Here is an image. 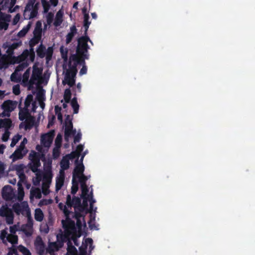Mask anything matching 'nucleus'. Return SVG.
<instances>
[{
	"label": "nucleus",
	"mask_w": 255,
	"mask_h": 255,
	"mask_svg": "<svg viewBox=\"0 0 255 255\" xmlns=\"http://www.w3.org/2000/svg\"><path fill=\"white\" fill-rule=\"evenodd\" d=\"M8 234H7V231L5 230H3L1 231L0 235V238L1 240H2V242L3 243H5L4 240L7 236Z\"/></svg>",
	"instance_id": "52"
},
{
	"label": "nucleus",
	"mask_w": 255,
	"mask_h": 255,
	"mask_svg": "<svg viewBox=\"0 0 255 255\" xmlns=\"http://www.w3.org/2000/svg\"><path fill=\"white\" fill-rule=\"evenodd\" d=\"M42 26L40 21H38L36 22V26L33 32V37L41 39L42 37Z\"/></svg>",
	"instance_id": "19"
},
{
	"label": "nucleus",
	"mask_w": 255,
	"mask_h": 255,
	"mask_svg": "<svg viewBox=\"0 0 255 255\" xmlns=\"http://www.w3.org/2000/svg\"><path fill=\"white\" fill-rule=\"evenodd\" d=\"M72 201H73L72 206H74L75 208L77 207H82L81 199L78 197L74 196L72 198Z\"/></svg>",
	"instance_id": "38"
},
{
	"label": "nucleus",
	"mask_w": 255,
	"mask_h": 255,
	"mask_svg": "<svg viewBox=\"0 0 255 255\" xmlns=\"http://www.w3.org/2000/svg\"><path fill=\"white\" fill-rule=\"evenodd\" d=\"M36 52L38 57L43 58L46 57V62H48L52 59L53 48L52 47H48L46 49L45 46L41 43L37 48Z\"/></svg>",
	"instance_id": "5"
},
{
	"label": "nucleus",
	"mask_w": 255,
	"mask_h": 255,
	"mask_svg": "<svg viewBox=\"0 0 255 255\" xmlns=\"http://www.w3.org/2000/svg\"><path fill=\"white\" fill-rule=\"evenodd\" d=\"M24 149L18 147L11 155V158L13 161L22 159L25 155L26 152H23Z\"/></svg>",
	"instance_id": "16"
},
{
	"label": "nucleus",
	"mask_w": 255,
	"mask_h": 255,
	"mask_svg": "<svg viewBox=\"0 0 255 255\" xmlns=\"http://www.w3.org/2000/svg\"><path fill=\"white\" fill-rule=\"evenodd\" d=\"M21 45L22 42L19 41L18 42H13L11 44L7 46V49L6 51L7 55L10 56H13L14 54V50L20 46Z\"/></svg>",
	"instance_id": "15"
},
{
	"label": "nucleus",
	"mask_w": 255,
	"mask_h": 255,
	"mask_svg": "<svg viewBox=\"0 0 255 255\" xmlns=\"http://www.w3.org/2000/svg\"><path fill=\"white\" fill-rule=\"evenodd\" d=\"M10 132L8 130H5L2 136V140L3 141H6L9 138Z\"/></svg>",
	"instance_id": "53"
},
{
	"label": "nucleus",
	"mask_w": 255,
	"mask_h": 255,
	"mask_svg": "<svg viewBox=\"0 0 255 255\" xmlns=\"http://www.w3.org/2000/svg\"><path fill=\"white\" fill-rule=\"evenodd\" d=\"M42 73V69L34 65L33 67L32 73L29 80V83L31 85L34 84L35 81H37L41 77Z\"/></svg>",
	"instance_id": "11"
},
{
	"label": "nucleus",
	"mask_w": 255,
	"mask_h": 255,
	"mask_svg": "<svg viewBox=\"0 0 255 255\" xmlns=\"http://www.w3.org/2000/svg\"><path fill=\"white\" fill-rule=\"evenodd\" d=\"M60 155V151L58 148H54L53 150V157L54 159L57 158Z\"/></svg>",
	"instance_id": "59"
},
{
	"label": "nucleus",
	"mask_w": 255,
	"mask_h": 255,
	"mask_svg": "<svg viewBox=\"0 0 255 255\" xmlns=\"http://www.w3.org/2000/svg\"><path fill=\"white\" fill-rule=\"evenodd\" d=\"M12 62V56L7 54H3L0 58V70L5 69L9 65H13Z\"/></svg>",
	"instance_id": "10"
},
{
	"label": "nucleus",
	"mask_w": 255,
	"mask_h": 255,
	"mask_svg": "<svg viewBox=\"0 0 255 255\" xmlns=\"http://www.w3.org/2000/svg\"><path fill=\"white\" fill-rule=\"evenodd\" d=\"M62 248L56 242H49L48 247L46 248V252L50 255H54L55 252L58 251Z\"/></svg>",
	"instance_id": "14"
},
{
	"label": "nucleus",
	"mask_w": 255,
	"mask_h": 255,
	"mask_svg": "<svg viewBox=\"0 0 255 255\" xmlns=\"http://www.w3.org/2000/svg\"><path fill=\"white\" fill-rule=\"evenodd\" d=\"M42 144L41 145H39V144H37L36 146V149L38 151V153H39V154H44V150L43 149V147H42Z\"/></svg>",
	"instance_id": "61"
},
{
	"label": "nucleus",
	"mask_w": 255,
	"mask_h": 255,
	"mask_svg": "<svg viewBox=\"0 0 255 255\" xmlns=\"http://www.w3.org/2000/svg\"><path fill=\"white\" fill-rule=\"evenodd\" d=\"M21 138V135H20L18 134L14 135L12 138V140H11V142L10 143V146L11 147L14 146Z\"/></svg>",
	"instance_id": "42"
},
{
	"label": "nucleus",
	"mask_w": 255,
	"mask_h": 255,
	"mask_svg": "<svg viewBox=\"0 0 255 255\" xmlns=\"http://www.w3.org/2000/svg\"><path fill=\"white\" fill-rule=\"evenodd\" d=\"M65 156L66 157V158H68L69 160H72L75 158L76 157L78 158L80 156L76 151H72L70 154H67Z\"/></svg>",
	"instance_id": "46"
},
{
	"label": "nucleus",
	"mask_w": 255,
	"mask_h": 255,
	"mask_svg": "<svg viewBox=\"0 0 255 255\" xmlns=\"http://www.w3.org/2000/svg\"><path fill=\"white\" fill-rule=\"evenodd\" d=\"M41 3L43 7L44 12H47L50 7L49 3L46 0H41Z\"/></svg>",
	"instance_id": "44"
},
{
	"label": "nucleus",
	"mask_w": 255,
	"mask_h": 255,
	"mask_svg": "<svg viewBox=\"0 0 255 255\" xmlns=\"http://www.w3.org/2000/svg\"><path fill=\"white\" fill-rule=\"evenodd\" d=\"M17 249L23 255H31L29 250L24 246L20 245L17 247Z\"/></svg>",
	"instance_id": "35"
},
{
	"label": "nucleus",
	"mask_w": 255,
	"mask_h": 255,
	"mask_svg": "<svg viewBox=\"0 0 255 255\" xmlns=\"http://www.w3.org/2000/svg\"><path fill=\"white\" fill-rule=\"evenodd\" d=\"M82 59H80V60L79 61L78 63H77L76 62H73V63L72 65L76 64V67L78 65H82V68L81 69L80 72H79V75L82 76L83 75L86 74L87 72V67L86 65V62L85 60H84V62H83V61H81Z\"/></svg>",
	"instance_id": "23"
},
{
	"label": "nucleus",
	"mask_w": 255,
	"mask_h": 255,
	"mask_svg": "<svg viewBox=\"0 0 255 255\" xmlns=\"http://www.w3.org/2000/svg\"><path fill=\"white\" fill-rule=\"evenodd\" d=\"M12 62L13 64L19 63L25 60L22 55H19L18 56H12Z\"/></svg>",
	"instance_id": "39"
},
{
	"label": "nucleus",
	"mask_w": 255,
	"mask_h": 255,
	"mask_svg": "<svg viewBox=\"0 0 255 255\" xmlns=\"http://www.w3.org/2000/svg\"><path fill=\"white\" fill-rule=\"evenodd\" d=\"M90 201V209L89 212L92 213L93 210V204L96 202V200L92 198L88 199Z\"/></svg>",
	"instance_id": "58"
},
{
	"label": "nucleus",
	"mask_w": 255,
	"mask_h": 255,
	"mask_svg": "<svg viewBox=\"0 0 255 255\" xmlns=\"http://www.w3.org/2000/svg\"><path fill=\"white\" fill-rule=\"evenodd\" d=\"M84 148L83 145L82 144H79L77 146L76 150L75 151L79 156L81 154V152L83 151Z\"/></svg>",
	"instance_id": "63"
},
{
	"label": "nucleus",
	"mask_w": 255,
	"mask_h": 255,
	"mask_svg": "<svg viewBox=\"0 0 255 255\" xmlns=\"http://www.w3.org/2000/svg\"><path fill=\"white\" fill-rule=\"evenodd\" d=\"M76 129H70L68 127H65L64 131L65 139L67 141L71 135H74L76 133Z\"/></svg>",
	"instance_id": "31"
},
{
	"label": "nucleus",
	"mask_w": 255,
	"mask_h": 255,
	"mask_svg": "<svg viewBox=\"0 0 255 255\" xmlns=\"http://www.w3.org/2000/svg\"><path fill=\"white\" fill-rule=\"evenodd\" d=\"M77 32V30L75 25H72L70 27V31L66 36V43L69 44L73 39L74 36Z\"/></svg>",
	"instance_id": "18"
},
{
	"label": "nucleus",
	"mask_w": 255,
	"mask_h": 255,
	"mask_svg": "<svg viewBox=\"0 0 255 255\" xmlns=\"http://www.w3.org/2000/svg\"><path fill=\"white\" fill-rule=\"evenodd\" d=\"M31 26V22L29 21L26 26H24L22 29L18 32L17 36L20 38L24 37L29 30Z\"/></svg>",
	"instance_id": "22"
},
{
	"label": "nucleus",
	"mask_w": 255,
	"mask_h": 255,
	"mask_svg": "<svg viewBox=\"0 0 255 255\" xmlns=\"http://www.w3.org/2000/svg\"><path fill=\"white\" fill-rule=\"evenodd\" d=\"M13 93L15 95H18L20 94V91L19 85H15V86H13Z\"/></svg>",
	"instance_id": "60"
},
{
	"label": "nucleus",
	"mask_w": 255,
	"mask_h": 255,
	"mask_svg": "<svg viewBox=\"0 0 255 255\" xmlns=\"http://www.w3.org/2000/svg\"><path fill=\"white\" fill-rule=\"evenodd\" d=\"M60 52L64 62H67L68 61V49L67 48H64L63 46H61L60 48Z\"/></svg>",
	"instance_id": "28"
},
{
	"label": "nucleus",
	"mask_w": 255,
	"mask_h": 255,
	"mask_svg": "<svg viewBox=\"0 0 255 255\" xmlns=\"http://www.w3.org/2000/svg\"><path fill=\"white\" fill-rule=\"evenodd\" d=\"M33 100V96L31 94H29L27 96L26 99L24 102V108H28L31 102Z\"/></svg>",
	"instance_id": "40"
},
{
	"label": "nucleus",
	"mask_w": 255,
	"mask_h": 255,
	"mask_svg": "<svg viewBox=\"0 0 255 255\" xmlns=\"http://www.w3.org/2000/svg\"><path fill=\"white\" fill-rule=\"evenodd\" d=\"M71 92L69 88L65 90L64 93V100L65 103H69L71 99Z\"/></svg>",
	"instance_id": "33"
},
{
	"label": "nucleus",
	"mask_w": 255,
	"mask_h": 255,
	"mask_svg": "<svg viewBox=\"0 0 255 255\" xmlns=\"http://www.w3.org/2000/svg\"><path fill=\"white\" fill-rule=\"evenodd\" d=\"M29 158L31 161L29 168L33 172L35 173L38 171V167L41 165L40 160L45 161V155L32 150L29 155Z\"/></svg>",
	"instance_id": "3"
},
{
	"label": "nucleus",
	"mask_w": 255,
	"mask_h": 255,
	"mask_svg": "<svg viewBox=\"0 0 255 255\" xmlns=\"http://www.w3.org/2000/svg\"><path fill=\"white\" fill-rule=\"evenodd\" d=\"M34 246L37 253L39 255H44L45 253V245L41 238L39 236H37L34 242Z\"/></svg>",
	"instance_id": "9"
},
{
	"label": "nucleus",
	"mask_w": 255,
	"mask_h": 255,
	"mask_svg": "<svg viewBox=\"0 0 255 255\" xmlns=\"http://www.w3.org/2000/svg\"><path fill=\"white\" fill-rule=\"evenodd\" d=\"M24 120L25 122L24 123H21L19 125V128H22L24 127L25 130L31 129L33 127L35 123V118L31 115H30Z\"/></svg>",
	"instance_id": "12"
},
{
	"label": "nucleus",
	"mask_w": 255,
	"mask_h": 255,
	"mask_svg": "<svg viewBox=\"0 0 255 255\" xmlns=\"http://www.w3.org/2000/svg\"><path fill=\"white\" fill-rule=\"evenodd\" d=\"M55 136L54 130H51L48 132L41 135V144L45 147H49L53 141Z\"/></svg>",
	"instance_id": "7"
},
{
	"label": "nucleus",
	"mask_w": 255,
	"mask_h": 255,
	"mask_svg": "<svg viewBox=\"0 0 255 255\" xmlns=\"http://www.w3.org/2000/svg\"><path fill=\"white\" fill-rule=\"evenodd\" d=\"M12 209L16 214L19 215L22 211V207L18 203H14L12 206Z\"/></svg>",
	"instance_id": "43"
},
{
	"label": "nucleus",
	"mask_w": 255,
	"mask_h": 255,
	"mask_svg": "<svg viewBox=\"0 0 255 255\" xmlns=\"http://www.w3.org/2000/svg\"><path fill=\"white\" fill-rule=\"evenodd\" d=\"M1 196L5 201H11L16 197L13 190L10 185H5L2 188Z\"/></svg>",
	"instance_id": "8"
},
{
	"label": "nucleus",
	"mask_w": 255,
	"mask_h": 255,
	"mask_svg": "<svg viewBox=\"0 0 255 255\" xmlns=\"http://www.w3.org/2000/svg\"><path fill=\"white\" fill-rule=\"evenodd\" d=\"M79 182L81 185H86V181L88 180L87 176H85L84 174L79 175Z\"/></svg>",
	"instance_id": "48"
},
{
	"label": "nucleus",
	"mask_w": 255,
	"mask_h": 255,
	"mask_svg": "<svg viewBox=\"0 0 255 255\" xmlns=\"http://www.w3.org/2000/svg\"><path fill=\"white\" fill-rule=\"evenodd\" d=\"M40 40L41 39H39L38 38L33 37L30 40L29 42V47H34L39 42Z\"/></svg>",
	"instance_id": "45"
},
{
	"label": "nucleus",
	"mask_w": 255,
	"mask_h": 255,
	"mask_svg": "<svg viewBox=\"0 0 255 255\" xmlns=\"http://www.w3.org/2000/svg\"><path fill=\"white\" fill-rule=\"evenodd\" d=\"M64 182V179L62 177H57L56 179V185L55 188L56 191H58L60 190L62 187L63 186Z\"/></svg>",
	"instance_id": "34"
},
{
	"label": "nucleus",
	"mask_w": 255,
	"mask_h": 255,
	"mask_svg": "<svg viewBox=\"0 0 255 255\" xmlns=\"http://www.w3.org/2000/svg\"><path fill=\"white\" fill-rule=\"evenodd\" d=\"M76 167L73 172V178L76 179V177H79V175L83 174L84 171V166L83 163H78V159L75 161Z\"/></svg>",
	"instance_id": "13"
},
{
	"label": "nucleus",
	"mask_w": 255,
	"mask_h": 255,
	"mask_svg": "<svg viewBox=\"0 0 255 255\" xmlns=\"http://www.w3.org/2000/svg\"><path fill=\"white\" fill-rule=\"evenodd\" d=\"M19 109V111L18 113L19 119L21 121H24L27 118H28L30 115H31L30 113L29 112V110L26 108H21L20 105L18 107Z\"/></svg>",
	"instance_id": "17"
},
{
	"label": "nucleus",
	"mask_w": 255,
	"mask_h": 255,
	"mask_svg": "<svg viewBox=\"0 0 255 255\" xmlns=\"http://www.w3.org/2000/svg\"><path fill=\"white\" fill-rule=\"evenodd\" d=\"M63 21L62 14L60 13V11H58L56 15V17L54 21V26L57 27L61 25Z\"/></svg>",
	"instance_id": "32"
},
{
	"label": "nucleus",
	"mask_w": 255,
	"mask_h": 255,
	"mask_svg": "<svg viewBox=\"0 0 255 255\" xmlns=\"http://www.w3.org/2000/svg\"><path fill=\"white\" fill-rule=\"evenodd\" d=\"M61 168L67 170L69 168V160L66 157L64 156L60 163Z\"/></svg>",
	"instance_id": "30"
},
{
	"label": "nucleus",
	"mask_w": 255,
	"mask_h": 255,
	"mask_svg": "<svg viewBox=\"0 0 255 255\" xmlns=\"http://www.w3.org/2000/svg\"><path fill=\"white\" fill-rule=\"evenodd\" d=\"M71 105L73 109V113L76 114L79 112V105L78 103L77 98L74 97L71 101Z\"/></svg>",
	"instance_id": "27"
},
{
	"label": "nucleus",
	"mask_w": 255,
	"mask_h": 255,
	"mask_svg": "<svg viewBox=\"0 0 255 255\" xmlns=\"http://www.w3.org/2000/svg\"><path fill=\"white\" fill-rule=\"evenodd\" d=\"M21 231L28 237H30L33 234V228L26 226L25 225H22Z\"/></svg>",
	"instance_id": "24"
},
{
	"label": "nucleus",
	"mask_w": 255,
	"mask_h": 255,
	"mask_svg": "<svg viewBox=\"0 0 255 255\" xmlns=\"http://www.w3.org/2000/svg\"><path fill=\"white\" fill-rule=\"evenodd\" d=\"M12 121L10 119H0V128H4L5 130H8L11 127Z\"/></svg>",
	"instance_id": "20"
},
{
	"label": "nucleus",
	"mask_w": 255,
	"mask_h": 255,
	"mask_svg": "<svg viewBox=\"0 0 255 255\" xmlns=\"http://www.w3.org/2000/svg\"><path fill=\"white\" fill-rule=\"evenodd\" d=\"M88 42L93 43L88 35L82 36L78 39L76 54H72L70 56L69 58L70 61L76 62L78 63L80 59H82L81 61H83V62L86 59H89L88 49L89 46Z\"/></svg>",
	"instance_id": "2"
},
{
	"label": "nucleus",
	"mask_w": 255,
	"mask_h": 255,
	"mask_svg": "<svg viewBox=\"0 0 255 255\" xmlns=\"http://www.w3.org/2000/svg\"><path fill=\"white\" fill-rule=\"evenodd\" d=\"M17 105L16 101H11L10 100L4 101L1 106V109L3 110L2 113V117H9L10 116V113L14 111Z\"/></svg>",
	"instance_id": "6"
},
{
	"label": "nucleus",
	"mask_w": 255,
	"mask_h": 255,
	"mask_svg": "<svg viewBox=\"0 0 255 255\" xmlns=\"http://www.w3.org/2000/svg\"><path fill=\"white\" fill-rule=\"evenodd\" d=\"M67 253L66 255H78L76 248L73 245L71 241L67 243Z\"/></svg>",
	"instance_id": "21"
},
{
	"label": "nucleus",
	"mask_w": 255,
	"mask_h": 255,
	"mask_svg": "<svg viewBox=\"0 0 255 255\" xmlns=\"http://www.w3.org/2000/svg\"><path fill=\"white\" fill-rule=\"evenodd\" d=\"M18 226L17 225H14L9 227L10 234L14 235L15 233L18 231Z\"/></svg>",
	"instance_id": "54"
},
{
	"label": "nucleus",
	"mask_w": 255,
	"mask_h": 255,
	"mask_svg": "<svg viewBox=\"0 0 255 255\" xmlns=\"http://www.w3.org/2000/svg\"><path fill=\"white\" fill-rule=\"evenodd\" d=\"M44 215L42 211L40 208H37L35 210L34 218L36 221L41 222L43 220Z\"/></svg>",
	"instance_id": "25"
},
{
	"label": "nucleus",
	"mask_w": 255,
	"mask_h": 255,
	"mask_svg": "<svg viewBox=\"0 0 255 255\" xmlns=\"http://www.w3.org/2000/svg\"><path fill=\"white\" fill-rule=\"evenodd\" d=\"M7 21H0V29L6 30L8 27V24L6 22Z\"/></svg>",
	"instance_id": "55"
},
{
	"label": "nucleus",
	"mask_w": 255,
	"mask_h": 255,
	"mask_svg": "<svg viewBox=\"0 0 255 255\" xmlns=\"http://www.w3.org/2000/svg\"><path fill=\"white\" fill-rule=\"evenodd\" d=\"M83 198V203L82 204H81L82 207H80L82 209V210H84L85 209H87L88 204V197H82Z\"/></svg>",
	"instance_id": "49"
},
{
	"label": "nucleus",
	"mask_w": 255,
	"mask_h": 255,
	"mask_svg": "<svg viewBox=\"0 0 255 255\" xmlns=\"http://www.w3.org/2000/svg\"><path fill=\"white\" fill-rule=\"evenodd\" d=\"M65 127H68L70 129H73V124L71 120H70V116L67 115L65 120Z\"/></svg>",
	"instance_id": "47"
},
{
	"label": "nucleus",
	"mask_w": 255,
	"mask_h": 255,
	"mask_svg": "<svg viewBox=\"0 0 255 255\" xmlns=\"http://www.w3.org/2000/svg\"><path fill=\"white\" fill-rule=\"evenodd\" d=\"M81 187L82 191L81 197H87V196L88 195V193L89 192V188L87 184L81 185Z\"/></svg>",
	"instance_id": "41"
},
{
	"label": "nucleus",
	"mask_w": 255,
	"mask_h": 255,
	"mask_svg": "<svg viewBox=\"0 0 255 255\" xmlns=\"http://www.w3.org/2000/svg\"><path fill=\"white\" fill-rule=\"evenodd\" d=\"M64 212L67 216L65 220L62 221V227L64 230L63 233H59L56 235V241L61 247H63L65 243H67L68 241H71V235L77 233L75 222L68 217L70 211L66 206L64 207Z\"/></svg>",
	"instance_id": "1"
},
{
	"label": "nucleus",
	"mask_w": 255,
	"mask_h": 255,
	"mask_svg": "<svg viewBox=\"0 0 255 255\" xmlns=\"http://www.w3.org/2000/svg\"><path fill=\"white\" fill-rule=\"evenodd\" d=\"M24 196V192L23 188L19 189L18 191L17 199L18 201H21L23 200Z\"/></svg>",
	"instance_id": "50"
},
{
	"label": "nucleus",
	"mask_w": 255,
	"mask_h": 255,
	"mask_svg": "<svg viewBox=\"0 0 255 255\" xmlns=\"http://www.w3.org/2000/svg\"><path fill=\"white\" fill-rule=\"evenodd\" d=\"M6 240L12 245L18 244V236L16 235L8 234L6 237Z\"/></svg>",
	"instance_id": "29"
},
{
	"label": "nucleus",
	"mask_w": 255,
	"mask_h": 255,
	"mask_svg": "<svg viewBox=\"0 0 255 255\" xmlns=\"http://www.w3.org/2000/svg\"><path fill=\"white\" fill-rule=\"evenodd\" d=\"M12 211L10 208H9L7 205H3L0 208V216L4 217L9 214Z\"/></svg>",
	"instance_id": "26"
},
{
	"label": "nucleus",
	"mask_w": 255,
	"mask_h": 255,
	"mask_svg": "<svg viewBox=\"0 0 255 255\" xmlns=\"http://www.w3.org/2000/svg\"><path fill=\"white\" fill-rule=\"evenodd\" d=\"M10 80L12 82H18V81H19L20 78H19L17 77V74L15 72H14L12 73V74L10 76Z\"/></svg>",
	"instance_id": "56"
},
{
	"label": "nucleus",
	"mask_w": 255,
	"mask_h": 255,
	"mask_svg": "<svg viewBox=\"0 0 255 255\" xmlns=\"http://www.w3.org/2000/svg\"><path fill=\"white\" fill-rule=\"evenodd\" d=\"M4 217H5V221L7 224L11 225L13 224L14 215L12 212V211L11 212H10L8 215L5 216Z\"/></svg>",
	"instance_id": "37"
},
{
	"label": "nucleus",
	"mask_w": 255,
	"mask_h": 255,
	"mask_svg": "<svg viewBox=\"0 0 255 255\" xmlns=\"http://www.w3.org/2000/svg\"><path fill=\"white\" fill-rule=\"evenodd\" d=\"M25 225L26 226H28L29 227L33 228V220L32 219L31 217L29 216L28 217L27 223Z\"/></svg>",
	"instance_id": "64"
},
{
	"label": "nucleus",
	"mask_w": 255,
	"mask_h": 255,
	"mask_svg": "<svg viewBox=\"0 0 255 255\" xmlns=\"http://www.w3.org/2000/svg\"><path fill=\"white\" fill-rule=\"evenodd\" d=\"M72 62L69 61V69L67 70L64 80L62 81L63 85L67 84L70 87H73L75 84V78L77 73L76 64L72 65Z\"/></svg>",
	"instance_id": "4"
},
{
	"label": "nucleus",
	"mask_w": 255,
	"mask_h": 255,
	"mask_svg": "<svg viewBox=\"0 0 255 255\" xmlns=\"http://www.w3.org/2000/svg\"><path fill=\"white\" fill-rule=\"evenodd\" d=\"M81 139V134L80 133H77L76 135L74 136V142L75 143H76L77 142H79Z\"/></svg>",
	"instance_id": "62"
},
{
	"label": "nucleus",
	"mask_w": 255,
	"mask_h": 255,
	"mask_svg": "<svg viewBox=\"0 0 255 255\" xmlns=\"http://www.w3.org/2000/svg\"><path fill=\"white\" fill-rule=\"evenodd\" d=\"M54 15L52 12H49L46 16L47 22L50 24L53 20Z\"/></svg>",
	"instance_id": "51"
},
{
	"label": "nucleus",
	"mask_w": 255,
	"mask_h": 255,
	"mask_svg": "<svg viewBox=\"0 0 255 255\" xmlns=\"http://www.w3.org/2000/svg\"><path fill=\"white\" fill-rule=\"evenodd\" d=\"M78 190V182L76 179L72 178V186L71 187V194H75Z\"/></svg>",
	"instance_id": "36"
},
{
	"label": "nucleus",
	"mask_w": 255,
	"mask_h": 255,
	"mask_svg": "<svg viewBox=\"0 0 255 255\" xmlns=\"http://www.w3.org/2000/svg\"><path fill=\"white\" fill-rule=\"evenodd\" d=\"M72 199H71V196L70 195H68L66 197V205L69 207H72Z\"/></svg>",
	"instance_id": "57"
}]
</instances>
